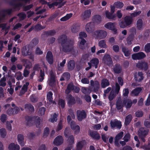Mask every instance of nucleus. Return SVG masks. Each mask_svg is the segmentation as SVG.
<instances>
[{"instance_id": "1", "label": "nucleus", "mask_w": 150, "mask_h": 150, "mask_svg": "<svg viewBox=\"0 0 150 150\" xmlns=\"http://www.w3.org/2000/svg\"><path fill=\"white\" fill-rule=\"evenodd\" d=\"M62 39V50L65 52H68L71 51L73 49V41L68 40L65 36H63Z\"/></svg>"}, {"instance_id": "2", "label": "nucleus", "mask_w": 150, "mask_h": 150, "mask_svg": "<svg viewBox=\"0 0 150 150\" xmlns=\"http://www.w3.org/2000/svg\"><path fill=\"white\" fill-rule=\"evenodd\" d=\"M67 120L68 122L70 123L71 127L74 131L75 134H78L79 133L80 131V127L78 125H76L74 122H70L71 119L69 116H68Z\"/></svg>"}, {"instance_id": "3", "label": "nucleus", "mask_w": 150, "mask_h": 150, "mask_svg": "<svg viewBox=\"0 0 150 150\" xmlns=\"http://www.w3.org/2000/svg\"><path fill=\"white\" fill-rule=\"evenodd\" d=\"M107 34V33L105 30H99L94 32L93 36L97 39H103L105 38Z\"/></svg>"}, {"instance_id": "4", "label": "nucleus", "mask_w": 150, "mask_h": 150, "mask_svg": "<svg viewBox=\"0 0 150 150\" xmlns=\"http://www.w3.org/2000/svg\"><path fill=\"white\" fill-rule=\"evenodd\" d=\"M70 132L69 127L66 128L64 131V135L67 138H69L68 140L71 143L74 142V137L73 135H70Z\"/></svg>"}, {"instance_id": "5", "label": "nucleus", "mask_w": 150, "mask_h": 150, "mask_svg": "<svg viewBox=\"0 0 150 150\" xmlns=\"http://www.w3.org/2000/svg\"><path fill=\"white\" fill-rule=\"evenodd\" d=\"M104 27L107 29L113 30L115 33H116L117 30L115 28V23L108 22L105 25Z\"/></svg>"}, {"instance_id": "6", "label": "nucleus", "mask_w": 150, "mask_h": 150, "mask_svg": "<svg viewBox=\"0 0 150 150\" xmlns=\"http://www.w3.org/2000/svg\"><path fill=\"white\" fill-rule=\"evenodd\" d=\"M49 78L48 80V83L49 85L52 86L54 84L55 82V73L51 71L49 74Z\"/></svg>"}, {"instance_id": "7", "label": "nucleus", "mask_w": 150, "mask_h": 150, "mask_svg": "<svg viewBox=\"0 0 150 150\" xmlns=\"http://www.w3.org/2000/svg\"><path fill=\"white\" fill-rule=\"evenodd\" d=\"M146 57V55L143 52H140L135 53L132 55V58L134 60H137L142 59Z\"/></svg>"}, {"instance_id": "8", "label": "nucleus", "mask_w": 150, "mask_h": 150, "mask_svg": "<svg viewBox=\"0 0 150 150\" xmlns=\"http://www.w3.org/2000/svg\"><path fill=\"white\" fill-rule=\"evenodd\" d=\"M110 124L112 128H114L116 127L118 129H120L122 126L121 122L116 119L111 120Z\"/></svg>"}, {"instance_id": "9", "label": "nucleus", "mask_w": 150, "mask_h": 150, "mask_svg": "<svg viewBox=\"0 0 150 150\" xmlns=\"http://www.w3.org/2000/svg\"><path fill=\"white\" fill-rule=\"evenodd\" d=\"M86 30L88 33H92L94 30V25L93 22L87 23L85 25Z\"/></svg>"}, {"instance_id": "10", "label": "nucleus", "mask_w": 150, "mask_h": 150, "mask_svg": "<svg viewBox=\"0 0 150 150\" xmlns=\"http://www.w3.org/2000/svg\"><path fill=\"white\" fill-rule=\"evenodd\" d=\"M148 132V130L147 129H145L143 128H140L138 131V135L143 142H145V140L143 138V137L146 135Z\"/></svg>"}, {"instance_id": "11", "label": "nucleus", "mask_w": 150, "mask_h": 150, "mask_svg": "<svg viewBox=\"0 0 150 150\" xmlns=\"http://www.w3.org/2000/svg\"><path fill=\"white\" fill-rule=\"evenodd\" d=\"M21 52L23 55L26 56L31 54V50L28 46L24 47L22 49Z\"/></svg>"}, {"instance_id": "12", "label": "nucleus", "mask_w": 150, "mask_h": 150, "mask_svg": "<svg viewBox=\"0 0 150 150\" xmlns=\"http://www.w3.org/2000/svg\"><path fill=\"white\" fill-rule=\"evenodd\" d=\"M63 142L62 137L60 136H57L54 139L53 143L56 146H59L62 144Z\"/></svg>"}, {"instance_id": "13", "label": "nucleus", "mask_w": 150, "mask_h": 150, "mask_svg": "<svg viewBox=\"0 0 150 150\" xmlns=\"http://www.w3.org/2000/svg\"><path fill=\"white\" fill-rule=\"evenodd\" d=\"M77 115L78 119L80 121H81L83 119L85 118L86 116L85 112L84 111L77 110Z\"/></svg>"}, {"instance_id": "14", "label": "nucleus", "mask_w": 150, "mask_h": 150, "mask_svg": "<svg viewBox=\"0 0 150 150\" xmlns=\"http://www.w3.org/2000/svg\"><path fill=\"white\" fill-rule=\"evenodd\" d=\"M103 60L105 64L108 65H110L112 63V59L110 55L108 54L105 55L103 58Z\"/></svg>"}, {"instance_id": "15", "label": "nucleus", "mask_w": 150, "mask_h": 150, "mask_svg": "<svg viewBox=\"0 0 150 150\" xmlns=\"http://www.w3.org/2000/svg\"><path fill=\"white\" fill-rule=\"evenodd\" d=\"M47 60L50 64H52L53 62V57L52 53L50 51H48L46 56Z\"/></svg>"}, {"instance_id": "16", "label": "nucleus", "mask_w": 150, "mask_h": 150, "mask_svg": "<svg viewBox=\"0 0 150 150\" xmlns=\"http://www.w3.org/2000/svg\"><path fill=\"white\" fill-rule=\"evenodd\" d=\"M20 109L18 107H16L14 108L13 110V109L10 108L9 109L7 112V114L9 115L12 114H16L18 113Z\"/></svg>"}, {"instance_id": "17", "label": "nucleus", "mask_w": 150, "mask_h": 150, "mask_svg": "<svg viewBox=\"0 0 150 150\" xmlns=\"http://www.w3.org/2000/svg\"><path fill=\"white\" fill-rule=\"evenodd\" d=\"M136 27L139 30H142L144 28L143 21L142 19H139L136 23Z\"/></svg>"}, {"instance_id": "18", "label": "nucleus", "mask_w": 150, "mask_h": 150, "mask_svg": "<svg viewBox=\"0 0 150 150\" xmlns=\"http://www.w3.org/2000/svg\"><path fill=\"white\" fill-rule=\"evenodd\" d=\"M123 132H121L118 133L115 137V144L116 146L119 145L118 141L122 137Z\"/></svg>"}, {"instance_id": "19", "label": "nucleus", "mask_w": 150, "mask_h": 150, "mask_svg": "<svg viewBox=\"0 0 150 150\" xmlns=\"http://www.w3.org/2000/svg\"><path fill=\"white\" fill-rule=\"evenodd\" d=\"M18 141L19 144L22 146H23L25 144L23 136L21 134H18L17 136Z\"/></svg>"}, {"instance_id": "20", "label": "nucleus", "mask_w": 150, "mask_h": 150, "mask_svg": "<svg viewBox=\"0 0 150 150\" xmlns=\"http://www.w3.org/2000/svg\"><path fill=\"white\" fill-rule=\"evenodd\" d=\"M8 149L9 150H20V147L17 144L12 143L9 145Z\"/></svg>"}, {"instance_id": "21", "label": "nucleus", "mask_w": 150, "mask_h": 150, "mask_svg": "<svg viewBox=\"0 0 150 150\" xmlns=\"http://www.w3.org/2000/svg\"><path fill=\"white\" fill-rule=\"evenodd\" d=\"M84 140L79 141L77 143L76 150H81L83 146L85 144Z\"/></svg>"}, {"instance_id": "22", "label": "nucleus", "mask_w": 150, "mask_h": 150, "mask_svg": "<svg viewBox=\"0 0 150 150\" xmlns=\"http://www.w3.org/2000/svg\"><path fill=\"white\" fill-rule=\"evenodd\" d=\"M29 85V83L28 82H26L23 85L20 92V95H22L25 93L27 90V87Z\"/></svg>"}, {"instance_id": "23", "label": "nucleus", "mask_w": 150, "mask_h": 150, "mask_svg": "<svg viewBox=\"0 0 150 150\" xmlns=\"http://www.w3.org/2000/svg\"><path fill=\"white\" fill-rule=\"evenodd\" d=\"M135 80L137 81H140L143 79V74L142 72H138L135 76Z\"/></svg>"}, {"instance_id": "24", "label": "nucleus", "mask_w": 150, "mask_h": 150, "mask_svg": "<svg viewBox=\"0 0 150 150\" xmlns=\"http://www.w3.org/2000/svg\"><path fill=\"white\" fill-rule=\"evenodd\" d=\"M91 11L90 10L85 11L82 15V18L84 19L89 18L91 14Z\"/></svg>"}, {"instance_id": "25", "label": "nucleus", "mask_w": 150, "mask_h": 150, "mask_svg": "<svg viewBox=\"0 0 150 150\" xmlns=\"http://www.w3.org/2000/svg\"><path fill=\"white\" fill-rule=\"evenodd\" d=\"M99 63V61L98 59L95 58L91 60L90 63L93 66H94L95 68H97Z\"/></svg>"}, {"instance_id": "26", "label": "nucleus", "mask_w": 150, "mask_h": 150, "mask_svg": "<svg viewBox=\"0 0 150 150\" xmlns=\"http://www.w3.org/2000/svg\"><path fill=\"white\" fill-rule=\"evenodd\" d=\"M124 105L127 108H129L131 106L132 102L131 100L129 99H127L124 100Z\"/></svg>"}, {"instance_id": "27", "label": "nucleus", "mask_w": 150, "mask_h": 150, "mask_svg": "<svg viewBox=\"0 0 150 150\" xmlns=\"http://www.w3.org/2000/svg\"><path fill=\"white\" fill-rule=\"evenodd\" d=\"M105 16L107 18L110 19H114L116 17L115 14H113L111 13H110L108 11L105 12Z\"/></svg>"}, {"instance_id": "28", "label": "nucleus", "mask_w": 150, "mask_h": 150, "mask_svg": "<svg viewBox=\"0 0 150 150\" xmlns=\"http://www.w3.org/2000/svg\"><path fill=\"white\" fill-rule=\"evenodd\" d=\"M125 22L127 26L130 25L133 21L132 18L129 16H126L125 18Z\"/></svg>"}, {"instance_id": "29", "label": "nucleus", "mask_w": 150, "mask_h": 150, "mask_svg": "<svg viewBox=\"0 0 150 150\" xmlns=\"http://www.w3.org/2000/svg\"><path fill=\"white\" fill-rule=\"evenodd\" d=\"M122 70L121 67L120 65H115L114 67L113 70L114 72L116 73H119Z\"/></svg>"}, {"instance_id": "30", "label": "nucleus", "mask_w": 150, "mask_h": 150, "mask_svg": "<svg viewBox=\"0 0 150 150\" xmlns=\"http://www.w3.org/2000/svg\"><path fill=\"white\" fill-rule=\"evenodd\" d=\"M113 5L116 8L120 9L124 6L123 3L121 2L117 1L114 3Z\"/></svg>"}, {"instance_id": "31", "label": "nucleus", "mask_w": 150, "mask_h": 150, "mask_svg": "<svg viewBox=\"0 0 150 150\" xmlns=\"http://www.w3.org/2000/svg\"><path fill=\"white\" fill-rule=\"evenodd\" d=\"M98 45L99 47L104 48H106L107 47L105 41L104 40H101L100 41L98 42Z\"/></svg>"}, {"instance_id": "32", "label": "nucleus", "mask_w": 150, "mask_h": 150, "mask_svg": "<svg viewBox=\"0 0 150 150\" xmlns=\"http://www.w3.org/2000/svg\"><path fill=\"white\" fill-rule=\"evenodd\" d=\"M70 77V74L68 72L64 73L62 77L60 79V81H63L64 80H67Z\"/></svg>"}, {"instance_id": "33", "label": "nucleus", "mask_w": 150, "mask_h": 150, "mask_svg": "<svg viewBox=\"0 0 150 150\" xmlns=\"http://www.w3.org/2000/svg\"><path fill=\"white\" fill-rule=\"evenodd\" d=\"M89 134L94 139H99L100 138L99 135L96 132L90 131Z\"/></svg>"}, {"instance_id": "34", "label": "nucleus", "mask_w": 150, "mask_h": 150, "mask_svg": "<svg viewBox=\"0 0 150 150\" xmlns=\"http://www.w3.org/2000/svg\"><path fill=\"white\" fill-rule=\"evenodd\" d=\"M122 51L126 57H128L130 54L131 50L125 47L122 48Z\"/></svg>"}, {"instance_id": "35", "label": "nucleus", "mask_w": 150, "mask_h": 150, "mask_svg": "<svg viewBox=\"0 0 150 150\" xmlns=\"http://www.w3.org/2000/svg\"><path fill=\"white\" fill-rule=\"evenodd\" d=\"M142 89L140 88H138L133 90L132 92V96H137L142 91Z\"/></svg>"}, {"instance_id": "36", "label": "nucleus", "mask_w": 150, "mask_h": 150, "mask_svg": "<svg viewBox=\"0 0 150 150\" xmlns=\"http://www.w3.org/2000/svg\"><path fill=\"white\" fill-rule=\"evenodd\" d=\"M68 103L69 105H71L75 103V100L71 96L69 95L67 97Z\"/></svg>"}, {"instance_id": "37", "label": "nucleus", "mask_w": 150, "mask_h": 150, "mask_svg": "<svg viewBox=\"0 0 150 150\" xmlns=\"http://www.w3.org/2000/svg\"><path fill=\"white\" fill-rule=\"evenodd\" d=\"M75 67V63L73 60H71L69 62L68 64V69L71 70L73 69Z\"/></svg>"}, {"instance_id": "38", "label": "nucleus", "mask_w": 150, "mask_h": 150, "mask_svg": "<svg viewBox=\"0 0 150 150\" xmlns=\"http://www.w3.org/2000/svg\"><path fill=\"white\" fill-rule=\"evenodd\" d=\"M78 45L79 47L81 49H83V46L86 42V41L83 39H79Z\"/></svg>"}, {"instance_id": "39", "label": "nucleus", "mask_w": 150, "mask_h": 150, "mask_svg": "<svg viewBox=\"0 0 150 150\" xmlns=\"http://www.w3.org/2000/svg\"><path fill=\"white\" fill-rule=\"evenodd\" d=\"M6 135V129L2 128L0 129V136L1 138H4Z\"/></svg>"}, {"instance_id": "40", "label": "nucleus", "mask_w": 150, "mask_h": 150, "mask_svg": "<svg viewBox=\"0 0 150 150\" xmlns=\"http://www.w3.org/2000/svg\"><path fill=\"white\" fill-rule=\"evenodd\" d=\"M25 108L26 110L32 112L34 111V107L30 104H26L25 105Z\"/></svg>"}, {"instance_id": "41", "label": "nucleus", "mask_w": 150, "mask_h": 150, "mask_svg": "<svg viewBox=\"0 0 150 150\" xmlns=\"http://www.w3.org/2000/svg\"><path fill=\"white\" fill-rule=\"evenodd\" d=\"M90 83L91 86L94 87L95 88H98L99 87V83L97 81L94 82L93 81L91 80V81Z\"/></svg>"}, {"instance_id": "42", "label": "nucleus", "mask_w": 150, "mask_h": 150, "mask_svg": "<svg viewBox=\"0 0 150 150\" xmlns=\"http://www.w3.org/2000/svg\"><path fill=\"white\" fill-rule=\"evenodd\" d=\"M109 84V82L106 79H104L102 81L101 83V86L102 88H104L108 86Z\"/></svg>"}, {"instance_id": "43", "label": "nucleus", "mask_w": 150, "mask_h": 150, "mask_svg": "<svg viewBox=\"0 0 150 150\" xmlns=\"http://www.w3.org/2000/svg\"><path fill=\"white\" fill-rule=\"evenodd\" d=\"M93 20L96 23H99L101 21V17L99 15H96L93 17Z\"/></svg>"}, {"instance_id": "44", "label": "nucleus", "mask_w": 150, "mask_h": 150, "mask_svg": "<svg viewBox=\"0 0 150 150\" xmlns=\"http://www.w3.org/2000/svg\"><path fill=\"white\" fill-rule=\"evenodd\" d=\"M74 89L72 83H70L68 85L67 89L65 91V93H69L71 90H73Z\"/></svg>"}, {"instance_id": "45", "label": "nucleus", "mask_w": 150, "mask_h": 150, "mask_svg": "<svg viewBox=\"0 0 150 150\" xmlns=\"http://www.w3.org/2000/svg\"><path fill=\"white\" fill-rule=\"evenodd\" d=\"M72 14L71 13L67 14L65 16L61 18L60 19V20L63 21H65L69 19L72 16Z\"/></svg>"}, {"instance_id": "46", "label": "nucleus", "mask_w": 150, "mask_h": 150, "mask_svg": "<svg viewBox=\"0 0 150 150\" xmlns=\"http://www.w3.org/2000/svg\"><path fill=\"white\" fill-rule=\"evenodd\" d=\"M132 119V115H127L125 119V124L126 125H128Z\"/></svg>"}, {"instance_id": "47", "label": "nucleus", "mask_w": 150, "mask_h": 150, "mask_svg": "<svg viewBox=\"0 0 150 150\" xmlns=\"http://www.w3.org/2000/svg\"><path fill=\"white\" fill-rule=\"evenodd\" d=\"M79 27L76 25H73L71 28V31L72 33H75L78 31Z\"/></svg>"}, {"instance_id": "48", "label": "nucleus", "mask_w": 150, "mask_h": 150, "mask_svg": "<svg viewBox=\"0 0 150 150\" xmlns=\"http://www.w3.org/2000/svg\"><path fill=\"white\" fill-rule=\"evenodd\" d=\"M35 123L36 127H40L42 125V120L39 117H37Z\"/></svg>"}, {"instance_id": "49", "label": "nucleus", "mask_w": 150, "mask_h": 150, "mask_svg": "<svg viewBox=\"0 0 150 150\" xmlns=\"http://www.w3.org/2000/svg\"><path fill=\"white\" fill-rule=\"evenodd\" d=\"M40 75L39 76V79L38 81L40 82H42V81L44 79V77L45 76V74L43 71H42V70H41L40 71Z\"/></svg>"}, {"instance_id": "50", "label": "nucleus", "mask_w": 150, "mask_h": 150, "mask_svg": "<svg viewBox=\"0 0 150 150\" xmlns=\"http://www.w3.org/2000/svg\"><path fill=\"white\" fill-rule=\"evenodd\" d=\"M23 62H24V65H25L26 68H30L32 66L31 63L28 60L23 59Z\"/></svg>"}, {"instance_id": "51", "label": "nucleus", "mask_w": 150, "mask_h": 150, "mask_svg": "<svg viewBox=\"0 0 150 150\" xmlns=\"http://www.w3.org/2000/svg\"><path fill=\"white\" fill-rule=\"evenodd\" d=\"M61 3H58L57 2H54V3H52L51 4H49L48 6L50 8H51L52 7H53V6H58V7L60 8L62 6V5H61Z\"/></svg>"}, {"instance_id": "52", "label": "nucleus", "mask_w": 150, "mask_h": 150, "mask_svg": "<svg viewBox=\"0 0 150 150\" xmlns=\"http://www.w3.org/2000/svg\"><path fill=\"white\" fill-rule=\"evenodd\" d=\"M57 115L55 113H54L53 115H52L50 118V121L52 122H56L57 120Z\"/></svg>"}, {"instance_id": "53", "label": "nucleus", "mask_w": 150, "mask_h": 150, "mask_svg": "<svg viewBox=\"0 0 150 150\" xmlns=\"http://www.w3.org/2000/svg\"><path fill=\"white\" fill-rule=\"evenodd\" d=\"M6 78L5 77L2 78L0 81V86H5L6 85Z\"/></svg>"}, {"instance_id": "54", "label": "nucleus", "mask_w": 150, "mask_h": 150, "mask_svg": "<svg viewBox=\"0 0 150 150\" xmlns=\"http://www.w3.org/2000/svg\"><path fill=\"white\" fill-rule=\"evenodd\" d=\"M117 108L118 110L121 109L123 106L122 102L120 101H117L116 104Z\"/></svg>"}, {"instance_id": "55", "label": "nucleus", "mask_w": 150, "mask_h": 150, "mask_svg": "<svg viewBox=\"0 0 150 150\" xmlns=\"http://www.w3.org/2000/svg\"><path fill=\"white\" fill-rule=\"evenodd\" d=\"M79 39H83V38H85L87 37L86 34L84 32H81L79 33Z\"/></svg>"}, {"instance_id": "56", "label": "nucleus", "mask_w": 150, "mask_h": 150, "mask_svg": "<svg viewBox=\"0 0 150 150\" xmlns=\"http://www.w3.org/2000/svg\"><path fill=\"white\" fill-rule=\"evenodd\" d=\"M53 93L52 92H50L47 94V98L50 102H51L52 100V96Z\"/></svg>"}, {"instance_id": "57", "label": "nucleus", "mask_w": 150, "mask_h": 150, "mask_svg": "<svg viewBox=\"0 0 150 150\" xmlns=\"http://www.w3.org/2000/svg\"><path fill=\"white\" fill-rule=\"evenodd\" d=\"M8 84L10 86V88H8L7 89V91L11 95L12 94L14 91L13 89L12 88V86L10 82H8Z\"/></svg>"}, {"instance_id": "58", "label": "nucleus", "mask_w": 150, "mask_h": 150, "mask_svg": "<svg viewBox=\"0 0 150 150\" xmlns=\"http://www.w3.org/2000/svg\"><path fill=\"white\" fill-rule=\"evenodd\" d=\"M81 90L82 92L85 94L90 93L91 92L90 90L89 89L86 88L84 87L82 88Z\"/></svg>"}, {"instance_id": "59", "label": "nucleus", "mask_w": 150, "mask_h": 150, "mask_svg": "<svg viewBox=\"0 0 150 150\" xmlns=\"http://www.w3.org/2000/svg\"><path fill=\"white\" fill-rule=\"evenodd\" d=\"M45 108H41L39 110L38 114L41 115H43L45 114Z\"/></svg>"}, {"instance_id": "60", "label": "nucleus", "mask_w": 150, "mask_h": 150, "mask_svg": "<svg viewBox=\"0 0 150 150\" xmlns=\"http://www.w3.org/2000/svg\"><path fill=\"white\" fill-rule=\"evenodd\" d=\"M145 50L146 52L150 51V43H147L146 45L144 47Z\"/></svg>"}, {"instance_id": "61", "label": "nucleus", "mask_w": 150, "mask_h": 150, "mask_svg": "<svg viewBox=\"0 0 150 150\" xmlns=\"http://www.w3.org/2000/svg\"><path fill=\"white\" fill-rule=\"evenodd\" d=\"M141 13V11H139L133 13L131 14V16L132 17H135L139 15Z\"/></svg>"}, {"instance_id": "62", "label": "nucleus", "mask_w": 150, "mask_h": 150, "mask_svg": "<svg viewBox=\"0 0 150 150\" xmlns=\"http://www.w3.org/2000/svg\"><path fill=\"white\" fill-rule=\"evenodd\" d=\"M141 64L142 68L145 70H146L148 69V66L146 63L145 62H142Z\"/></svg>"}, {"instance_id": "63", "label": "nucleus", "mask_w": 150, "mask_h": 150, "mask_svg": "<svg viewBox=\"0 0 150 150\" xmlns=\"http://www.w3.org/2000/svg\"><path fill=\"white\" fill-rule=\"evenodd\" d=\"M112 49L115 52H118L119 50V46L117 45H115L112 47Z\"/></svg>"}, {"instance_id": "64", "label": "nucleus", "mask_w": 150, "mask_h": 150, "mask_svg": "<svg viewBox=\"0 0 150 150\" xmlns=\"http://www.w3.org/2000/svg\"><path fill=\"white\" fill-rule=\"evenodd\" d=\"M130 137L129 134H127L125 135L123 138L124 141L126 142H127L130 139Z\"/></svg>"}]
</instances>
